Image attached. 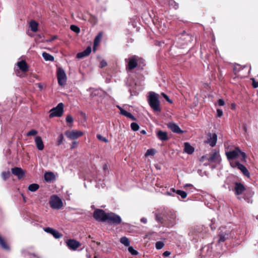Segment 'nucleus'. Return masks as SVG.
Returning a JSON list of instances; mask_svg holds the SVG:
<instances>
[{"label":"nucleus","instance_id":"nucleus-1","mask_svg":"<svg viewBox=\"0 0 258 258\" xmlns=\"http://www.w3.org/2000/svg\"><path fill=\"white\" fill-rule=\"evenodd\" d=\"M159 95L154 92H149L148 101L150 107L155 111H160V104L159 100Z\"/></svg>","mask_w":258,"mask_h":258},{"label":"nucleus","instance_id":"nucleus-2","mask_svg":"<svg viewBox=\"0 0 258 258\" xmlns=\"http://www.w3.org/2000/svg\"><path fill=\"white\" fill-rule=\"evenodd\" d=\"M125 61L127 62L126 69L129 70H133L138 65L141 66L144 62L143 59L137 55H133L128 59H125Z\"/></svg>","mask_w":258,"mask_h":258},{"label":"nucleus","instance_id":"nucleus-3","mask_svg":"<svg viewBox=\"0 0 258 258\" xmlns=\"http://www.w3.org/2000/svg\"><path fill=\"white\" fill-rule=\"evenodd\" d=\"M239 155H241L242 159V161H245L246 155L245 153L242 152L238 147H236L234 150L230 151L226 153V155L228 160H233L235 159Z\"/></svg>","mask_w":258,"mask_h":258},{"label":"nucleus","instance_id":"nucleus-4","mask_svg":"<svg viewBox=\"0 0 258 258\" xmlns=\"http://www.w3.org/2000/svg\"><path fill=\"white\" fill-rule=\"evenodd\" d=\"M106 222L109 224L118 225L121 223V217L114 213H107V216L106 217Z\"/></svg>","mask_w":258,"mask_h":258},{"label":"nucleus","instance_id":"nucleus-5","mask_svg":"<svg viewBox=\"0 0 258 258\" xmlns=\"http://www.w3.org/2000/svg\"><path fill=\"white\" fill-rule=\"evenodd\" d=\"M63 106L64 105L62 103H59L55 107L52 108L50 110L49 117L61 116L63 112Z\"/></svg>","mask_w":258,"mask_h":258},{"label":"nucleus","instance_id":"nucleus-6","mask_svg":"<svg viewBox=\"0 0 258 258\" xmlns=\"http://www.w3.org/2000/svg\"><path fill=\"white\" fill-rule=\"evenodd\" d=\"M49 204L52 209H60L63 206L61 200L56 195H53L51 197Z\"/></svg>","mask_w":258,"mask_h":258},{"label":"nucleus","instance_id":"nucleus-7","mask_svg":"<svg viewBox=\"0 0 258 258\" xmlns=\"http://www.w3.org/2000/svg\"><path fill=\"white\" fill-rule=\"evenodd\" d=\"M57 78L58 84L61 86H63L67 82V76L64 70L61 68H59L57 70Z\"/></svg>","mask_w":258,"mask_h":258},{"label":"nucleus","instance_id":"nucleus-8","mask_svg":"<svg viewBox=\"0 0 258 258\" xmlns=\"http://www.w3.org/2000/svg\"><path fill=\"white\" fill-rule=\"evenodd\" d=\"M107 213L101 209H96L93 213V217L99 222H106Z\"/></svg>","mask_w":258,"mask_h":258},{"label":"nucleus","instance_id":"nucleus-9","mask_svg":"<svg viewBox=\"0 0 258 258\" xmlns=\"http://www.w3.org/2000/svg\"><path fill=\"white\" fill-rule=\"evenodd\" d=\"M217 141V134L216 133H209L207 135V140L204 141V143L209 145L211 147H214L216 146Z\"/></svg>","mask_w":258,"mask_h":258},{"label":"nucleus","instance_id":"nucleus-10","mask_svg":"<svg viewBox=\"0 0 258 258\" xmlns=\"http://www.w3.org/2000/svg\"><path fill=\"white\" fill-rule=\"evenodd\" d=\"M230 237L229 231L226 230L224 228L220 229L219 233V239L218 242L219 243L223 242Z\"/></svg>","mask_w":258,"mask_h":258},{"label":"nucleus","instance_id":"nucleus-11","mask_svg":"<svg viewBox=\"0 0 258 258\" xmlns=\"http://www.w3.org/2000/svg\"><path fill=\"white\" fill-rule=\"evenodd\" d=\"M65 134L69 139L75 140L83 136V133L81 131L73 130L72 131H67Z\"/></svg>","mask_w":258,"mask_h":258},{"label":"nucleus","instance_id":"nucleus-12","mask_svg":"<svg viewBox=\"0 0 258 258\" xmlns=\"http://www.w3.org/2000/svg\"><path fill=\"white\" fill-rule=\"evenodd\" d=\"M67 246L73 250H76L78 247L81 246L80 242L75 240L74 239H68L66 241Z\"/></svg>","mask_w":258,"mask_h":258},{"label":"nucleus","instance_id":"nucleus-13","mask_svg":"<svg viewBox=\"0 0 258 258\" xmlns=\"http://www.w3.org/2000/svg\"><path fill=\"white\" fill-rule=\"evenodd\" d=\"M231 166L233 167H237L245 176L247 177H250V173L247 168L243 165L240 164L238 162H235L233 165L231 164Z\"/></svg>","mask_w":258,"mask_h":258},{"label":"nucleus","instance_id":"nucleus-14","mask_svg":"<svg viewBox=\"0 0 258 258\" xmlns=\"http://www.w3.org/2000/svg\"><path fill=\"white\" fill-rule=\"evenodd\" d=\"M167 125L173 133L176 134H182L183 133V131L180 128L179 126L173 122H169Z\"/></svg>","mask_w":258,"mask_h":258},{"label":"nucleus","instance_id":"nucleus-15","mask_svg":"<svg viewBox=\"0 0 258 258\" xmlns=\"http://www.w3.org/2000/svg\"><path fill=\"white\" fill-rule=\"evenodd\" d=\"M245 187L242 183L238 182H236L235 183L234 191L235 192V195H241L245 190Z\"/></svg>","mask_w":258,"mask_h":258},{"label":"nucleus","instance_id":"nucleus-16","mask_svg":"<svg viewBox=\"0 0 258 258\" xmlns=\"http://www.w3.org/2000/svg\"><path fill=\"white\" fill-rule=\"evenodd\" d=\"M220 156L219 152L215 151L210 157L207 158V160L210 162H219L220 161Z\"/></svg>","mask_w":258,"mask_h":258},{"label":"nucleus","instance_id":"nucleus-17","mask_svg":"<svg viewBox=\"0 0 258 258\" xmlns=\"http://www.w3.org/2000/svg\"><path fill=\"white\" fill-rule=\"evenodd\" d=\"M44 230L46 232L52 234L55 238H59L62 236V234L53 228L47 227L44 228Z\"/></svg>","mask_w":258,"mask_h":258},{"label":"nucleus","instance_id":"nucleus-18","mask_svg":"<svg viewBox=\"0 0 258 258\" xmlns=\"http://www.w3.org/2000/svg\"><path fill=\"white\" fill-rule=\"evenodd\" d=\"M35 143L38 150L41 151L44 149V144L40 137L37 136L35 138Z\"/></svg>","mask_w":258,"mask_h":258},{"label":"nucleus","instance_id":"nucleus-19","mask_svg":"<svg viewBox=\"0 0 258 258\" xmlns=\"http://www.w3.org/2000/svg\"><path fill=\"white\" fill-rule=\"evenodd\" d=\"M12 172L15 175L17 176L19 178L23 177L24 175V171L21 168L19 167H15L12 168Z\"/></svg>","mask_w":258,"mask_h":258},{"label":"nucleus","instance_id":"nucleus-20","mask_svg":"<svg viewBox=\"0 0 258 258\" xmlns=\"http://www.w3.org/2000/svg\"><path fill=\"white\" fill-rule=\"evenodd\" d=\"M91 52V47L88 46L87 48L83 51L79 52L77 54V57L78 58H82L90 54Z\"/></svg>","mask_w":258,"mask_h":258},{"label":"nucleus","instance_id":"nucleus-21","mask_svg":"<svg viewBox=\"0 0 258 258\" xmlns=\"http://www.w3.org/2000/svg\"><path fill=\"white\" fill-rule=\"evenodd\" d=\"M17 66L21 71L23 72L28 71V66L25 60H22L18 61L17 62Z\"/></svg>","mask_w":258,"mask_h":258},{"label":"nucleus","instance_id":"nucleus-22","mask_svg":"<svg viewBox=\"0 0 258 258\" xmlns=\"http://www.w3.org/2000/svg\"><path fill=\"white\" fill-rule=\"evenodd\" d=\"M157 137L160 140L162 141L168 140L167 133L162 131H159L157 133Z\"/></svg>","mask_w":258,"mask_h":258},{"label":"nucleus","instance_id":"nucleus-23","mask_svg":"<svg viewBox=\"0 0 258 258\" xmlns=\"http://www.w3.org/2000/svg\"><path fill=\"white\" fill-rule=\"evenodd\" d=\"M44 178L46 182H51L55 180V176L52 172H48L44 174Z\"/></svg>","mask_w":258,"mask_h":258},{"label":"nucleus","instance_id":"nucleus-24","mask_svg":"<svg viewBox=\"0 0 258 258\" xmlns=\"http://www.w3.org/2000/svg\"><path fill=\"white\" fill-rule=\"evenodd\" d=\"M194 148L189 143L185 142L184 143V151L188 154H191L194 152Z\"/></svg>","mask_w":258,"mask_h":258},{"label":"nucleus","instance_id":"nucleus-25","mask_svg":"<svg viewBox=\"0 0 258 258\" xmlns=\"http://www.w3.org/2000/svg\"><path fill=\"white\" fill-rule=\"evenodd\" d=\"M118 107L120 111V113L122 115H123L126 116L127 117L132 119L133 120H136V118L131 113L128 112L127 111H126V110H125L124 109H123V108L119 106H118Z\"/></svg>","mask_w":258,"mask_h":258},{"label":"nucleus","instance_id":"nucleus-26","mask_svg":"<svg viewBox=\"0 0 258 258\" xmlns=\"http://www.w3.org/2000/svg\"><path fill=\"white\" fill-rule=\"evenodd\" d=\"M22 253L25 257H29V258H39L37 254L34 253H31L28 249L23 250Z\"/></svg>","mask_w":258,"mask_h":258},{"label":"nucleus","instance_id":"nucleus-27","mask_svg":"<svg viewBox=\"0 0 258 258\" xmlns=\"http://www.w3.org/2000/svg\"><path fill=\"white\" fill-rule=\"evenodd\" d=\"M0 246L4 250H9L10 249L9 246L7 243L6 240L0 235Z\"/></svg>","mask_w":258,"mask_h":258},{"label":"nucleus","instance_id":"nucleus-28","mask_svg":"<svg viewBox=\"0 0 258 258\" xmlns=\"http://www.w3.org/2000/svg\"><path fill=\"white\" fill-rule=\"evenodd\" d=\"M170 190L173 192H176L177 195H179L182 199H185L187 197L186 192L181 190H175L174 188H171Z\"/></svg>","mask_w":258,"mask_h":258},{"label":"nucleus","instance_id":"nucleus-29","mask_svg":"<svg viewBox=\"0 0 258 258\" xmlns=\"http://www.w3.org/2000/svg\"><path fill=\"white\" fill-rule=\"evenodd\" d=\"M102 34L101 33H99L95 37L94 41V48L93 50H95V47L98 45L102 38Z\"/></svg>","mask_w":258,"mask_h":258},{"label":"nucleus","instance_id":"nucleus-30","mask_svg":"<svg viewBox=\"0 0 258 258\" xmlns=\"http://www.w3.org/2000/svg\"><path fill=\"white\" fill-rule=\"evenodd\" d=\"M43 58L46 61H53L54 60V57L46 52H43L42 54Z\"/></svg>","mask_w":258,"mask_h":258},{"label":"nucleus","instance_id":"nucleus-31","mask_svg":"<svg viewBox=\"0 0 258 258\" xmlns=\"http://www.w3.org/2000/svg\"><path fill=\"white\" fill-rule=\"evenodd\" d=\"M39 188V185L37 183H32L29 185L28 189L32 192L36 191Z\"/></svg>","mask_w":258,"mask_h":258},{"label":"nucleus","instance_id":"nucleus-32","mask_svg":"<svg viewBox=\"0 0 258 258\" xmlns=\"http://www.w3.org/2000/svg\"><path fill=\"white\" fill-rule=\"evenodd\" d=\"M30 27L31 28V30L33 32H36L37 31V27L38 24L34 21H32L30 23Z\"/></svg>","mask_w":258,"mask_h":258},{"label":"nucleus","instance_id":"nucleus-33","mask_svg":"<svg viewBox=\"0 0 258 258\" xmlns=\"http://www.w3.org/2000/svg\"><path fill=\"white\" fill-rule=\"evenodd\" d=\"M120 242L125 246H128L130 245L129 239L125 236L122 237L120 239Z\"/></svg>","mask_w":258,"mask_h":258},{"label":"nucleus","instance_id":"nucleus-34","mask_svg":"<svg viewBox=\"0 0 258 258\" xmlns=\"http://www.w3.org/2000/svg\"><path fill=\"white\" fill-rule=\"evenodd\" d=\"M168 2L169 5L175 9H177L178 8V4L174 0H168Z\"/></svg>","mask_w":258,"mask_h":258},{"label":"nucleus","instance_id":"nucleus-35","mask_svg":"<svg viewBox=\"0 0 258 258\" xmlns=\"http://www.w3.org/2000/svg\"><path fill=\"white\" fill-rule=\"evenodd\" d=\"M70 29L72 31L77 33H79L80 31L79 27L74 25H71Z\"/></svg>","mask_w":258,"mask_h":258},{"label":"nucleus","instance_id":"nucleus-36","mask_svg":"<svg viewBox=\"0 0 258 258\" xmlns=\"http://www.w3.org/2000/svg\"><path fill=\"white\" fill-rule=\"evenodd\" d=\"M131 127L134 131H137L139 129V125L136 122H133L131 124Z\"/></svg>","mask_w":258,"mask_h":258},{"label":"nucleus","instance_id":"nucleus-37","mask_svg":"<svg viewBox=\"0 0 258 258\" xmlns=\"http://www.w3.org/2000/svg\"><path fill=\"white\" fill-rule=\"evenodd\" d=\"M155 154V150L154 149H148L146 154H145V156H153L154 155V154Z\"/></svg>","mask_w":258,"mask_h":258},{"label":"nucleus","instance_id":"nucleus-38","mask_svg":"<svg viewBox=\"0 0 258 258\" xmlns=\"http://www.w3.org/2000/svg\"><path fill=\"white\" fill-rule=\"evenodd\" d=\"M128 250L132 255H136L138 254V252L135 250L132 246H130L128 248Z\"/></svg>","mask_w":258,"mask_h":258},{"label":"nucleus","instance_id":"nucleus-39","mask_svg":"<svg viewBox=\"0 0 258 258\" xmlns=\"http://www.w3.org/2000/svg\"><path fill=\"white\" fill-rule=\"evenodd\" d=\"M164 245V244L163 242L158 241L156 243L155 246L157 249H160L163 247Z\"/></svg>","mask_w":258,"mask_h":258},{"label":"nucleus","instance_id":"nucleus-40","mask_svg":"<svg viewBox=\"0 0 258 258\" xmlns=\"http://www.w3.org/2000/svg\"><path fill=\"white\" fill-rule=\"evenodd\" d=\"M63 140V136L62 134H60L58 137V140H57V145H61Z\"/></svg>","mask_w":258,"mask_h":258},{"label":"nucleus","instance_id":"nucleus-41","mask_svg":"<svg viewBox=\"0 0 258 258\" xmlns=\"http://www.w3.org/2000/svg\"><path fill=\"white\" fill-rule=\"evenodd\" d=\"M37 134V131L36 130H32L27 133L26 136H35Z\"/></svg>","mask_w":258,"mask_h":258},{"label":"nucleus","instance_id":"nucleus-42","mask_svg":"<svg viewBox=\"0 0 258 258\" xmlns=\"http://www.w3.org/2000/svg\"><path fill=\"white\" fill-rule=\"evenodd\" d=\"M3 178L6 180L7 178L9 177L10 176V172L7 171V172H3L2 174Z\"/></svg>","mask_w":258,"mask_h":258},{"label":"nucleus","instance_id":"nucleus-43","mask_svg":"<svg viewBox=\"0 0 258 258\" xmlns=\"http://www.w3.org/2000/svg\"><path fill=\"white\" fill-rule=\"evenodd\" d=\"M97 138L98 140L102 141L105 143L108 142V140L106 138L102 136L101 135H97Z\"/></svg>","mask_w":258,"mask_h":258},{"label":"nucleus","instance_id":"nucleus-44","mask_svg":"<svg viewBox=\"0 0 258 258\" xmlns=\"http://www.w3.org/2000/svg\"><path fill=\"white\" fill-rule=\"evenodd\" d=\"M241 67L239 65H237V66H235L233 68V72L234 73L236 74L238 73L240 70V69H241Z\"/></svg>","mask_w":258,"mask_h":258},{"label":"nucleus","instance_id":"nucleus-45","mask_svg":"<svg viewBox=\"0 0 258 258\" xmlns=\"http://www.w3.org/2000/svg\"><path fill=\"white\" fill-rule=\"evenodd\" d=\"M223 115V111L221 109H217V116L220 117Z\"/></svg>","mask_w":258,"mask_h":258},{"label":"nucleus","instance_id":"nucleus-46","mask_svg":"<svg viewBox=\"0 0 258 258\" xmlns=\"http://www.w3.org/2000/svg\"><path fill=\"white\" fill-rule=\"evenodd\" d=\"M161 94L163 96V97L167 100V101H168V102H169L170 103H172V101H171V100L170 99L169 97L166 94H165L164 93H162Z\"/></svg>","mask_w":258,"mask_h":258},{"label":"nucleus","instance_id":"nucleus-47","mask_svg":"<svg viewBox=\"0 0 258 258\" xmlns=\"http://www.w3.org/2000/svg\"><path fill=\"white\" fill-rule=\"evenodd\" d=\"M66 121L67 122L72 123L73 121V118L70 115H69L66 117Z\"/></svg>","mask_w":258,"mask_h":258},{"label":"nucleus","instance_id":"nucleus-48","mask_svg":"<svg viewBox=\"0 0 258 258\" xmlns=\"http://www.w3.org/2000/svg\"><path fill=\"white\" fill-rule=\"evenodd\" d=\"M182 37L183 38H182V39H186L188 41H190L191 38V37L187 34L183 35Z\"/></svg>","mask_w":258,"mask_h":258},{"label":"nucleus","instance_id":"nucleus-49","mask_svg":"<svg viewBox=\"0 0 258 258\" xmlns=\"http://www.w3.org/2000/svg\"><path fill=\"white\" fill-rule=\"evenodd\" d=\"M107 66V62L104 60H103L101 61L100 62V67L101 68H104L105 67H106Z\"/></svg>","mask_w":258,"mask_h":258},{"label":"nucleus","instance_id":"nucleus-50","mask_svg":"<svg viewBox=\"0 0 258 258\" xmlns=\"http://www.w3.org/2000/svg\"><path fill=\"white\" fill-rule=\"evenodd\" d=\"M218 103L220 106H223L225 104L224 101L222 99H220L218 100Z\"/></svg>","mask_w":258,"mask_h":258},{"label":"nucleus","instance_id":"nucleus-51","mask_svg":"<svg viewBox=\"0 0 258 258\" xmlns=\"http://www.w3.org/2000/svg\"><path fill=\"white\" fill-rule=\"evenodd\" d=\"M252 86H253V87L254 88H256L258 87V82H255V81L253 79Z\"/></svg>","mask_w":258,"mask_h":258},{"label":"nucleus","instance_id":"nucleus-52","mask_svg":"<svg viewBox=\"0 0 258 258\" xmlns=\"http://www.w3.org/2000/svg\"><path fill=\"white\" fill-rule=\"evenodd\" d=\"M66 194L67 195V197L66 198L67 200H70V196L72 195V193L69 191H67Z\"/></svg>","mask_w":258,"mask_h":258},{"label":"nucleus","instance_id":"nucleus-53","mask_svg":"<svg viewBox=\"0 0 258 258\" xmlns=\"http://www.w3.org/2000/svg\"><path fill=\"white\" fill-rule=\"evenodd\" d=\"M170 254V252L169 251H165L163 253V255L165 257L168 256Z\"/></svg>","mask_w":258,"mask_h":258},{"label":"nucleus","instance_id":"nucleus-54","mask_svg":"<svg viewBox=\"0 0 258 258\" xmlns=\"http://www.w3.org/2000/svg\"><path fill=\"white\" fill-rule=\"evenodd\" d=\"M77 144H78V142L76 141L73 142L72 146H71V149H73V148H75L77 146Z\"/></svg>","mask_w":258,"mask_h":258},{"label":"nucleus","instance_id":"nucleus-55","mask_svg":"<svg viewBox=\"0 0 258 258\" xmlns=\"http://www.w3.org/2000/svg\"><path fill=\"white\" fill-rule=\"evenodd\" d=\"M91 21H93L94 24H96L97 22V18L94 16H91Z\"/></svg>","mask_w":258,"mask_h":258},{"label":"nucleus","instance_id":"nucleus-56","mask_svg":"<svg viewBox=\"0 0 258 258\" xmlns=\"http://www.w3.org/2000/svg\"><path fill=\"white\" fill-rule=\"evenodd\" d=\"M207 158H208L207 157V155H205V156H202L201 159H200V161H202V162H203L205 160H207Z\"/></svg>","mask_w":258,"mask_h":258},{"label":"nucleus","instance_id":"nucleus-57","mask_svg":"<svg viewBox=\"0 0 258 258\" xmlns=\"http://www.w3.org/2000/svg\"><path fill=\"white\" fill-rule=\"evenodd\" d=\"M156 219L159 222H161V221L162 220V218L161 217V216L160 215H156Z\"/></svg>","mask_w":258,"mask_h":258},{"label":"nucleus","instance_id":"nucleus-58","mask_svg":"<svg viewBox=\"0 0 258 258\" xmlns=\"http://www.w3.org/2000/svg\"><path fill=\"white\" fill-rule=\"evenodd\" d=\"M141 221L142 222V223H147V219L145 218H143L141 219Z\"/></svg>","mask_w":258,"mask_h":258},{"label":"nucleus","instance_id":"nucleus-59","mask_svg":"<svg viewBox=\"0 0 258 258\" xmlns=\"http://www.w3.org/2000/svg\"><path fill=\"white\" fill-rule=\"evenodd\" d=\"M184 187H188V186H191L192 187V188H194V186L192 185H191V184H186L184 185Z\"/></svg>","mask_w":258,"mask_h":258},{"label":"nucleus","instance_id":"nucleus-60","mask_svg":"<svg viewBox=\"0 0 258 258\" xmlns=\"http://www.w3.org/2000/svg\"><path fill=\"white\" fill-rule=\"evenodd\" d=\"M56 38V36H54L53 37H52L50 40H47V41H49V42L52 41L54 40V39H55Z\"/></svg>","mask_w":258,"mask_h":258},{"label":"nucleus","instance_id":"nucleus-61","mask_svg":"<svg viewBox=\"0 0 258 258\" xmlns=\"http://www.w3.org/2000/svg\"><path fill=\"white\" fill-rule=\"evenodd\" d=\"M140 133L142 134L145 135L146 134V132L145 130H142L140 131Z\"/></svg>","mask_w":258,"mask_h":258},{"label":"nucleus","instance_id":"nucleus-62","mask_svg":"<svg viewBox=\"0 0 258 258\" xmlns=\"http://www.w3.org/2000/svg\"><path fill=\"white\" fill-rule=\"evenodd\" d=\"M232 107L233 108H235V105L234 104H232Z\"/></svg>","mask_w":258,"mask_h":258},{"label":"nucleus","instance_id":"nucleus-63","mask_svg":"<svg viewBox=\"0 0 258 258\" xmlns=\"http://www.w3.org/2000/svg\"><path fill=\"white\" fill-rule=\"evenodd\" d=\"M244 130H245V131H246V126H244Z\"/></svg>","mask_w":258,"mask_h":258},{"label":"nucleus","instance_id":"nucleus-64","mask_svg":"<svg viewBox=\"0 0 258 258\" xmlns=\"http://www.w3.org/2000/svg\"><path fill=\"white\" fill-rule=\"evenodd\" d=\"M94 258H98L97 256H95Z\"/></svg>","mask_w":258,"mask_h":258}]
</instances>
